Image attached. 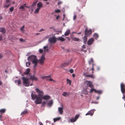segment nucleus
<instances>
[{
  "mask_svg": "<svg viewBox=\"0 0 125 125\" xmlns=\"http://www.w3.org/2000/svg\"><path fill=\"white\" fill-rule=\"evenodd\" d=\"M46 103V102L45 101H43L42 103V106H45V105Z\"/></svg>",
  "mask_w": 125,
  "mask_h": 125,
  "instance_id": "46",
  "label": "nucleus"
},
{
  "mask_svg": "<svg viewBox=\"0 0 125 125\" xmlns=\"http://www.w3.org/2000/svg\"><path fill=\"white\" fill-rule=\"evenodd\" d=\"M51 97L49 96L45 95L43 96V97H42V100L43 99L46 100L49 99Z\"/></svg>",
  "mask_w": 125,
  "mask_h": 125,
  "instance_id": "14",
  "label": "nucleus"
},
{
  "mask_svg": "<svg viewBox=\"0 0 125 125\" xmlns=\"http://www.w3.org/2000/svg\"><path fill=\"white\" fill-rule=\"evenodd\" d=\"M55 12L57 13H60L61 12V11L60 10H56L55 11Z\"/></svg>",
  "mask_w": 125,
  "mask_h": 125,
  "instance_id": "43",
  "label": "nucleus"
},
{
  "mask_svg": "<svg viewBox=\"0 0 125 125\" xmlns=\"http://www.w3.org/2000/svg\"><path fill=\"white\" fill-rule=\"evenodd\" d=\"M30 79L32 80V81H37L38 80V78L35 76V75H31L30 76ZM33 82H32L30 84V85L31 86L33 84Z\"/></svg>",
  "mask_w": 125,
  "mask_h": 125,
  "instance_id": "6",
  "label": "nucleus"
},
{
  "mask_svg": "<svg viewBox=\"0 0 125 125\" xmlns=\"http://www.w3.org/2000/svg\"><path fill=\"white\" fill-rule=\"evenodd\" d=\"M83 38V42L85 44L86 43L87 40V36L85 35V36H84Z\"/></svg>",
  "mask_w": 125,
  "mask_h": 125,
  "instance_id": "28",
  "label": "nucleus"
},
{
  "mask_svg": "<svg viewBox=\"0 0 125 125\" xmlns=\"http://www.w3.org/2000/svg\"><path fill=\"white\" fill-rule=\"evenodd\" d=\"M22 79L23 81V83L25 86H28L30 85L29 81V78L25 77H22Z\"/></svg>",
  "mask_w": 125,
  "mask_h": 125,
  "instance_id": "3",
  "label": "nucleus"
},
{
  "mask_svg": "<svg viewBox=\"0 0 125 125\" xmlns=\"http://www.w3.org/2000/svg\"><path fill=\"white\" fill-rule=\"evenodd\" d=\"M70 63V62H64L62 64L61 67L62 68L68 66Z\"/></svg>",
  "mask_w": 125,
  "mask_h": 125,
  "instance_id": "15",
  "label": "nucleus"
},
{
  "mask_svg": "<svg viewBox=\"0 0 125 125\" xmlns=\"http://www.w3.org/2000/svg\"><path fill=\"white\" fill-rule=\"evenodd\" d=\"M96 90L95 89L93 88H92L91 89L90 92V93H92L93 91H94L95 92H96Z\"/></svg>",
  "mask_w": 125,
  "mask_h": 125,
  "instance_id": "39",
  "label": "nucleus"
},
{
  "mask_svg": "<svg viewBox=\"0 0 125 125\" xmlns=\"http://www.w3.org/2000/svg\"><path fill=\"white\" fill-rule=\"evenodd\" d=\"M25 28V26L23 25L22 27H21L20 28V30L22 31H24V29Z\"/></svg>",
  "mask_w": 125,
  "mask_h": 125,
  "instance_id": "42",
  "label": "nucleus"
},
{
  "mask_svg": "<svg viewBox=\"0 0 125 125\" xmlns=\"http://www.w3.org/2000/svg\"><path fill=\"white\" fill-rule=\"evenodd\" d=\"M66 81L67 82V83H69V84L70 85H71V80H69L68 79H66Z\"/></svg>",
  "mask_w": 125,
  "mask_h": 125,
  "instance_id": "37",
  "label": "nucleus"
},
{
  "mask_svg": "<svg viewBox=\"0 0 125 125\" xmlns=\"http://www.w3.org/2000/svg\"><path fill=\"white\" fill-rule=\"evenodd\" d=\"M43 4L42 2H40L38 3L37 4V8L40 9L42 7Z\"/></svg>",
  "mask_w": 125,
  "mask_h": 125,
  "instance_id": "19",
  "label": "nucleus"
},
{
  "mask_svg": "<svg viewBox=\"0 0 125 125\" xmlns=\"http://www.w3.org/2000/svg\"><path fill=\"white\" fill-rule=\"evenodd\" d=\"M39 124H40V125H43L42 123L41 122H39Z\"/></svg>",
  "mask_w": 125,
  "mask_h": 125,
  "instance_id": "56",
  "label": "nucleus"
},
{
  "mask_svg": "<svg viewBox=\"0 0 125 125\" xmlns=\"http://www.w3.org/2000/svg\"><path fill=\"white\" fill-rule=\"evenodd\" d=\"M63 109L62 107L58 108V111L60 114H62L63 113Z\"/></svg>",
  "mask_w": 125,
  "mask_h": 125,
  "instance_id": "22",
  "label": "nucleus"
},
{
  "mask_svg": "<svg viewBox=\"0 0 125 125\" xmlns=\"http://www.w3.org/2000/svg\"><path fill=\"white\" fill-rule=\"evenodd\" d=\"M31 96L32 99L33 100H34L35 99L36 100L38 97V95L35 93H32L31 94Z\"/></svg>",
  "mask_w": 125,
  "mask_h": 125,
  "instance_id": "11",
  "label": "nucleus"
},
{
  "mask_svg": "<svg viewBox=\"0 0 125 125\" xmlns=\"http://www.w3.org/2000/svg\"><path fill=\"white\" fill-rule=\"evenodd\" d=\"M35 91L38 93V97L34 101L35 103L36 104H41L42 102V97L43 96L44 93L42 91L37 88H36Z\"/></svg>",
  "mask_w": 125,
  "mask_h": 125,
  "instance_id": "1",
  "label": "nucleus"
},
{
  "mask_svg": "<svg viewBox=\"0 0 125 125\" xmlns=\"http://www.w3.org/2000/svg\"><path fill=\"white\" fill-rule=\"evenodd\" d=\"M2 57V55L0 54V58H1Z\"/></svg>",
  "mask_w": 125,
  "mask_h": 125,
  "instance_id": "61",
  "label": "nucleus"
},
{
  "mask_svg": "<svg viewBox=\"0 0 125 125\" xmlns=\"http://www.w3.org/2000/svg\"><path fill=\"white\" fill-rule=\"evenodd\" d=\"M49 80H50V81H53V79L51 78H50L49 79Z\"/></svg>",
  "mask_w": 125,
  "mask_h": 125,
  "instance_id": "58",
  "label": "nucleus"
},
{
  "mask_svg": "<svg viewBox=\"0 0 125 125\" xmlns=\"http://www.w3.org/2000/svg\"><path fill=\"white\" fill-rule=\"evenodd\" d=\"M28 59L34 64V68H35V67L37 65L38 62V60L36 56L35 55H32L29 57Z\"/></svg>",
  "mask_w": 125,
  "mask_h": 125,
  "instance_id": "2",
  "label": "nucleus"
},
{
  "mask_svg": "<svg viewBox=\"0 0 125 125\" xmlns=\"http://www.w3.org/2000/svg\"><path fill=\"white\" fill-rule=\"evenodd\" d=\"M53 104V101L52 100L50 101L48 103H47V105L48 106L50 107Z\"/></svg>",
  "mask_w": 125,
  "mask_h": 125,
  "instance_id": "18",
  "label": "nucleus"
},
{
  "mask_svg": "<svg viewBox=\"0 0 125 125\" xmlns=\"http://www.w3.org/2000/svg\"><path fill=\"white\" fill-rule=\"evenodd\" d=\"M28 113V111L27 109H26L23 111L21 114V115L24 116Z\"/></svg>",
  "mask_w": 125,
  "mask_h": 125,
  "instance_id": "20",
  "label": "nucleus"
},
{
  "mask_svg": "<svg viewBox=\"0 0 125 125\" xmlns=\"http://www.w3.org/2000/svg\"><path fill=\"white\" fill-rule=\"evenodd\" d=\"M10 0H6V2L7 3H9L10 2Z\"/></svg>",
  "mask_w": 125,
  "mask_h": 125,
  "instance_id": "59",
  "label": "nucleus"
},
{
  "mask_svg": "<svg viewBox=\"0 0 125 125\" xmlns=\"http://www.w3.org/2000/svg\"><path fill=\"white\" fill-rule=\"evenodd\" d=\"M93 61L92 58H91V59L89 61V65H91L92 63H93Z\"/></svg>",
  "mask_w": 125,
  "mask_h": 125,
  "instance_id": "36",
  "label": "nucleus"
},
{
  "mask_svg": "<svg viewBox=\"0 0 125 125\" xmlns=\"http://www.w3.org/2000/svg\"><path fill=\"white\" fill-rule=\"evenodd\" d=\"M10 5V4H5L4 6V8H8Z\"/></svg>",
  "mask_w": 125,
  "mask_h": 125,
  "instance_id": "44",
  "label": "nucleus"
},
{
  "mask_svg": "<svg viewBox=\"0 0 125 125\" xmlns=\"http://www.w3.org/2000/svg\"><path fill=\"white\" fill-rule=\"evenodd\" d=\"M70 32V30L69 29L68 30L66 31L65 34L64 35L65 36H68Z\"/></svg>",
  "mask_w": 125,
  "mask_h": 125,
  "instance_id": "27",
  "label": "nucleus"
},
{
  "mask_svg": "<svg viewBox=\"0 0 125 125\" xmlns=\"http://www.w3.org/2000/svg\"><path fill=\"white\" fill-rule=\"evenodd\" d=\"M76 18V15H74V16L73 20H75Z\"/></svg>",
  "mask_w": 125,
  "mask_h": 125,
  "instance_id": "50",
  "label": "nucleus"
},
{
  "mask_svg": "<svg viewBox=\"0 0 125 125\" xmlns=\"http://www.w3.org/2000/svg\"><path fill=\"white\" fill-rule=\"evenodd\" d=\"M44 30L43 29H42L39 31V32L42 31H44Z\"/></svg>",
  "mask_w": 125,
  "mask_h": 125,
  "instance_id": "54",
  "label": "nucleus"
},
{
  "mask_svg": "<svg viewBox=\"0 0 125 125\" xmlns=\"http://www.w3.org/2000/svg\"><path fill=\"white\" fill-rule=\"evenodd\" d=\"M83 49H85V45H83Z\"/></svg>",
  "mask_w": 125,
  "mask_h": 125,
  "instance_id": "57",
  "label": "nucleus"
},
{
  "mask_svg": "<svg viewBox=\"0 0 125 125\" xmlns=\"http://www.w3.org/2000/svg\"><path fill=\"white\" fill-rule=\"evenodd\" d=\"M60 17V16L59 15H58L56 18V19L57 20H58L59 18Z\"/></svg>",
  "mask_w": 125,
  "mask_h": 125,
  "instance_id": "55",
  "label": "nucleus"
},
{
  "mask_svg": "<svg viewBox=\"0 0 125 125\" xmlns=\"http://www.w3.org/2000/svg\"><path fill=\"white\" fill-rule=\"evenodd\" d=\"M94 41V38H92L90 39L87 42V44L88 45H91L93 43Z\"/></svg>",
  "mask_w": 125,
  "mask_h": 125,
  "instance_id": "13",
  "label": "nucleus"
},
{
  "mask_svg": "<svg viewBox=\"0 0 125 125\" xmlns=\"http://www.w3.org/2000/svg\"><path fill=\"white\" fill-rule=\"evenodd\" d=\"M78 118H72L70 120L71 122H73L75 121Z\"/></svg>",
  "mask_w": 125,
  "mask_h": 125,
  "instance_id": "26",
  "label": "nucleus"
},
{
  "mask_svg": "<svg viewBox=\"0 0 125 125\" xmlns=\"http://www.w3.org/2000/svg\"><path fill=\"white\" fill-rule=\"evenodd\" d=\"M80 116V115L79 114H77L76 115L75 117H79Z\"/></svg>",
  "mask_w": 125,
  "mask_h": 125,
  "instance_id": "52",
  "label": "nucleus"
},
{
  "mask_svg": "<svg viewBox=\"0 0 125 125\" xmlns=\"http://www.w3.org/2000/svg\"><path fill=\"white\" fill-rule=\"evenodd\" d=\"M30 71V69L28 68L27 69L25 72H24L23 74L25 75H28Z\"/></svg>",
  "mask_w": 125,
  "mask_h": 125,
  "instance_id": "23",
  "label": "nucleus"
},
{
  "mask_svg": "<svg viewBox=\"0 0 125 125\" xmlns=\"http://www.w3.org/2000/svg\"><path fill=\"white\" fill-rule=\"evenodd\" d=\"M59 39L61 41H65L66 40V39L62 37H59Z\"/></svg>",
  "mask_w": 125,
  "mask_h": 125,
  "instance_id": "32",
  "label": "nucleus"
},
{
  "mask_svg": "<svg viewBox=\"0 0 125 125\" xmlns=\"http://www.w3.org/2000/svg\"><path fill=\"white\" fill-rule=\"evenodd\" d=\"M96 93H97L98 94H101L102 93V91L101 90H96V92H95Z\"/></svg>",
  "mask_w": 125,
  "mask_h": 125,
  "instance_id": "40",
  "label": "nucleus"
},
{
  "mask_svg": "<svg viewBox=\"0 0 125 125\" xmlns=\"http://www.w3.org/2000/svg\"><path fill=\"white\" fill-rule=\"evenodd\" d=\"M62 2L61 1H60L57 4L58 5H59L62 4Z\"/></svg>",
  "mask_w": 125,
  "mask_h": 125,
  "instance_id": "51",
  "label": "nucleus"
},
{
  "mask_svg": "<svg viewBox=\"0 0 125 125\" xmlns=\"http://www.w3.org/2000/svg\"><path fill=\"white\" fill-rule=\"evenodd\" d=\"M43 49L44 51L42 49H40L39 50V52L40 53H42L43 52V54H44L45 55V53L46 52H48L49 50L48 45L44 46Z\"/></svg>",
  "mask_w": 125,
  "mask_h": 125,
  "instance_id": "4",
  "label": "nucleus"
},
{
  "mask_svg": "<svg viewBox=\"0 0 125 125\" xmlns=\"http://www.w3.org/2000/svg\"><path fill=\"white\" fill-rule=\"evenodd\" d=\"M50 77L51 76H42L41 78L43 79H44L47 78H50Z\"/></svg>",
  "mask_w": 125,
  "mask_h": 125,
  "instance_id": "29",
  "label": "nucleus"
},
{
  "mask_svg": "<svg viewBox=\"0 0 125 125\" xmlns=\"http://www.w3.org/2000/svg\"><path fill=\"white\" fill-rule=\"evenodd\" d=\"M0 31L3 33H4L6 32L5 29L2 27L0 28Z\"/></svg>",
  "mask_w": 125,
  "mask_h": 125,
  "instance_id": "25",
  "label": "nucleus"
},
{
  "mask_svg": "<svg viewBox=\"0 0 125 125\" xmlns=\"http://www.w3.org/2000/svg\"><path fill=\"white\" fill-rule=\"evenodd\" d=\"M123 98V99H124L125 98V95L123 97H122Z\"/></svg>",
  "mask_w": 125,
  "mask_h": 125,
  "instance_id": "64",
  "label": "nucleus"
},
{
  "mask_svg": "<svg viewBox=\"0 0 125 125\" xmlns=\"http://www.w3.org/2000/svg\"><path fill=\"white\" fill-rule=\"evenodd\" d=\"M30 63L29 62H26V66L27 67H28L30 65Z\"/></svg>",
  "mask_w": 125,
  "mask_h": 125,
  "instance_id": "45",
  "label": "nucleus"
},
{
  "mask_svg": "<svg viewBox=\"0 0 125 125\" xmlns=\"http://www.w3.org/2000/svg\"><path fill=\"white\" fill-rule=\"evenodd\" d=\"M49 41L51 43H55L56 41V38L54 37L50 38L49 39Z\"/></svg>",
  "mask_w": 125,
  "mask_h": 125,
  "instance_id": "7",
  "label": "nucleus"
},
{
  "mask_svg": "<svg viewBox=\"0 0 125 125\" xmlns=\"http://www.w3.org/2000/svg\"><path fill=\"white\" fill-rule=\"evenodd\" d=\"M15 83H17L18 85H20L21 84V80L20 79H19L18 80H15Z\"/></svg>",
  "mask_w": 125,
  "mask_h": 125,
  "instance_id": "30",
  "label": "nucleus"
},
{
  "mask_svg": "<svg viewBox=\"0 0 125 125\" xmlns=\"http://www.w3.org/2000/svg\"><path fill=\"white\" fill-rule=\"evenodd\" d=\"M72 76L73 77H75V75L74 74H72Z\"/></svg>",
  "mask_w": 125,
  "mask_h": 125,
  "instance_id": "60",
  "label": "nucleus"
},
{
  "mask_svg": "<svg viewBox=\"0 0 125 125\" xmlns=\"http://www.w3.org/2000/svg\"><path fill=\"white\" fill-rule=\"evenodd\" d=\"M45 54H43L41 58L39 60L38 62L41 65H42L44 63L45 60Z\"/></svg>",
  "mask_w": 125,
  "mask_h": 125,
  "instance_id": "5",
  "label": "nucleus"
},
{
  "mask_svg": "<svg viewBox=\"0 0 125 125\" xmlns=\"http://www.w3.org/2000/svg\"><path fill=\"white\" fill-rule=\"evenodd\" d=\"M61 118H56L53 119V120L54 122H55L56 121L59 120Z\"/></svg>",
  "mask_w": 125,
  "mask_h": 125,
  "instance_id": "34",
  "label": "nucleus"
},
{
  "mask_svg": "<svg viewBox=\"0 0 125 125\" xmlns=\"http://www.w3.org/2000/svg\"><path fill=\"white\" fill-rule=\"evenodd\" d=\"M83 75L86 77H90L91 78L93 79L94 78V76L93 74H92L91 75H88L86 73H85L83 74Z\"/></svg>",
  "mask_w": 125,
  "mask_h": 125,
  "instance_id": "16",
  "label": "nucleus"
},
{
  "mask_svg": "<svg viewBox=\"0 0 125 125\" xmlns=\"http://www.w3.org/2000/svg\"><path fill=\"white\" fill-rule=\"evenodd\" d=\"M93 36L95 39H97L98 37V35L96 33H94L93 34Z\"/></svg>",
  "mask_w": 125,
  "mask_h": 125,
  "instance_id": "31",
  "label": "nucleus"
},
{
  "mask_svg": "<svg viewBox=\"0 0 125 125\" xmlns=\"http://www.w3.org/2000/svg\"><path fill=\"white\" fill-rule=\"evenodd\" d=\"M40 10L39 9L37 8L35 10L34 13L36 14L38 13L39 12V10Z\"/></svg>",
  "mask_w": 125,
  "mask_h": 125,
  "instance_id": "35",
  "label": "nucleus"
},
{
  "mask_svg": "<svg viewBox=\"0 0 125 125\" xmlns=\"http://www.w3.org/2000/svg\"><path fill=\"white\" fill-rule=\"evenodd\" d=\"M70 94L69 93L64 92L62 94V95L64 96H68Z\"/></svg>",
  "mask_w": 125,
  "mask_h": 125,
  "instance_id": "24",
  "label": "nucleus"
},
{
  "mask_svg": "<svg viewBox=\"0 0 125 125\" xmlns=\"http://www.w3.org/2000/svg\"><path fill=\"white\" fill-rule=\"evenodd\" d=\"M97 70H99L100 69V68L99 67H98L97 68Z\"/></svg>",
  "mask_w": 125,
  "mask_h": 125,
  "instance_id": "62",
  "label": "nucleus"
},
{
  "mask_svg": "<svg viewBox=\"0 0 125 125\" xmlns=\"http://www.w3.org/2000/svg\"><path fill=\"white\" fill-rule=\"evenodd\" d=\"M94 111L93 110H91L89 111L85 115H90L92 116L94 114Z\"/></svg>",
  "mask_w": 125,
  "mask_h": 125,
  "instance_id": "12",
  "label": "nucleus"
},
{
  "mask_svg": "<svg viewBox=\"0 0 125 125\" xmlns=\"http://www.w3.org/2000/svg\"><path fill=\"white\" fill-rule=\"evenodd\" d=\"M71 38L72 40L74 41H77L78 42L80 41V39L79 38L74 37L72 36H71Z\"/></svg>",
  "mask_w": 125,
  "mask_h": 125,
  "instance_id": "17",
  "label": "nucleus"
},
{
  "mask_svg": "<svg viewBox=\"0 0 125 125\" xmlns=\"http://www.w3.org/2000/svg\"><path fill=\"white\" fill-rule=\"evenodd\" d=\"M14 9V7H11L10 8L9 10L11 12H12L13 11Z\"/></svg>",
  "mask_w": 125,
  "mask_h": 125,
  "instance_id": "41",
  "label": "nucleus"
},
{
  "mask_svg": "<svg viewBox=\"0 0 125 125\" xmlns=\"http://www.w3.org/2000/svg\"><path fill=\"white\" fill-rule=\"evenodd\" d=\"M86 83L87 85V86L92 88L94 87V86L92 84V82L90 81H86Z\"/></svg>",
  "mask_w": 125,
  "mask_h": 125,
  "instance_id": "10",
  "label": "nucleus"
},
{
  "mask_svg": "<svg viewBox=\"0 0 125 125\" xmlns=\"http://www.w3.org/2000/svg\"><path fill=\"white\" fill-rule=\"evenodd\" d=\"M26 4H24V5H22L20 7V9H22L23 10L24 9V7H26Z\"/></svg>",
  "mask_w": 125,
  "mask_h": 125,
  "instance_id": "38",
  "label": "nucleus"
},
{
  "mask_svg": "<svg viewBox=\"0 0 125 125\" xmlns=\"http://www.w3.org/2000/svg\"><path fill=\"white\" fill-rule=\"evenodd\" d=\"M94 63H93L92 64V73H94L93 71L94 70Z\"/></svg>",
  "mask_w": 125,
  "mask_h": 125,
  "instance_id": "47",
  "label": "nucleus"
},
{
  "mask_svg": "<svg viewBox=\"0 0 125 125\" xmlns=\"http://www.w3.org/2000/svg\"><path fill=\"white\" fill-rule=\"evenodd\" d=\"M2 35H0V41L2 40Z\"/></svg>",
  "mask_w": 125,
  "mask_h": 125,
  "instance_id": "49",
  "label": "nucleus"
},
{
  "mask_svg": "<svg viewBox=\"0 0 125 125\" xmlns=\"http://www.w3.org/2000/svg\"><path fill=\"white\" fill-rule=\"evenodd\" d=\"M74 71L73 69H71L70 70V72L71 73H72Z\"/></svg>",
  "mask_w": 125,
  "mask_h": 125,
  "instance_id": "48",
  "label": "nucleus"
},
{
  "mask_svg": "<svg viewBox=\"0 0 125 125\" xmlns=\"http://www.w3.org/2000/svg\"><path fill=\"white\" fill-rule=\"evenodd\" d=\"M63 18H65V14H63Z\"/></svg>",
  "mask_w": 125,
  "mask_h": 125,
  "instance_id": "63",
  "label": "nucleus"
},
{
  "mask_svg": "<svg viewBox=\"0 0 125 125\" xmlns=\"http://www.w3.org/2000/svg\"><path fill=\"white\" fill-rule=\"evenodd\" d=\"M20 41L21 42H22L23 41V39H22V38H21L20 39Z\"/></svg>",
  "mask_w": 125,
  "mask_h": 125,
  "instance_id": "53",
  "label": "nucleus"
},
{
  "mask_svg": "<svg viewBox=\"0 0 125 125\" xmlns=\"http://www.w3.org/2000/svg\"><path fill=\"white\" fill-rule=\"evenodd\" d=\"M6 111V110L5 109H1L0 110V113H4Z\"/></svg>",
  "mask_w": 125,
  "mask_h": 125,
  "instance_id": "33",
  "label": "nucleus"
},
{
  "mask_svg": "<svg viewBox=\"0 0 125 125\" xmlns=\"http://www.w3.org/2000/svg\"><path fill=\"white\" fill-rule=\"evenodd\" d=\"M92 33V31L91 30H87V29H86L85 31V36H89Z\"/></svg>",
  "mask_w": 125,
  "mask_h": 125,
  "instance_id": "8",
  "label": "nucleus"
},
{
  "mask_svg": "<svg viewBox=\"0 0 125 125\" xmlns=\"http://www.w3.org/2000/svg\"><path fill=\"white\" fill-rule=\"evenodd\" d=\"M37 1H36L33 3L31 5V8L32 9H34V7L36 5Z\"/></svg>",
  "mask_w": 125,
  "mask_h": 125,
  "instance_id": "21",
  "label": "nucleus"
},
{
  "mask_svg": "<svg viewBox=\"0 0 125 125\" xmlns=\"http://www.w3.org/2000/svg\"><path fill=\"white\" fill-rule=\"evenodd\" d=\"M125 85L123 83H121L120 84V87L121 91L123 93H125V89L124 88Z\"/></svg>",
  "mask_w": 125,
  "mask_h": 125,
  "instance_id": "9",
  "label": "nucleus"
}]
</instances>
